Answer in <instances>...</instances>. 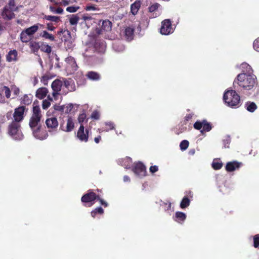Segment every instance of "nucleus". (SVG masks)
<instances>
[{"instance_id":"f257e3e1","label":"nucleus","mask_w":259,"mask_h":259,"mask_svg":"<svg viewBox=\"0 0 259 259\" xmlns=\"http://www.w3.org/2000/svg\"><path fill=\"white\" fill-rule=\"evenodd\" d=\"M42 117L40 108L38 105H33L32 115L29 119V125L32 131L33 135L37 139L44 140L48 136L47 132L43 130L41 123Z\"/></svg>"},{"instance_id":"f03ea898","label":"nucleus","mask_w":259,"mask_h":259,"mask_svg":"<svg viewBox=\"0 0 259 259\" xmlns=\"http://www.w3.org/2000/svg\"><path fill=\"white\" fill-rule=\"evenodd\" d=\"M236 84L245 90H251L257 86V78L254 74L240 73L234 81L233 85L235 88Z\"/></svg>"},{"instance_id":"7ed1b4c3","label":"nucleus","mask_w":259,"mask_h":259,"mask_svg":"<svg viewBox=\"0 0 259 259\" xmlns=\"http://www.w3.org/2000/svg\"><path fill=\"white\" fill-rule=\"evenodd\" d=\"M225 103L231 108H238L240 105V97L234 90L226 91L223 96Z\"/></svg>"},{"instance_id":"20e7f679","label":"nucleus","mask_w":259,"mask_h":259,"mask_svg":"<svg viewBox=\"0 0 259 259\" xmlns=\"http://www.w3.org/2000/svg\"><path fill=\"white\" fill-rule=\"evenodd\" d=\"M21 125L20 122L12 121L8 127V133L14 139L20 140L23 135L20 130Z\"/></svg>"},{"instance_id":"39448f33","label":"nucleus","mask_w":259,"mask_h":259,"mask_svg":"<svg viewBox=\"0 0 259 259\" xmlns=\"http://www.w3.org/2000/svg\"><path fill=\"white\" fill-rule=\"evenodd\" d=\"M99 193L96 194L93 190L90 189L82 195L81 201L84 206L90 207L95 203V201L99 198Z\"/></svg>"},{"instance_id":"423d86ee","label":"nucleus","mask_w":259,"mask_h":259,"mask_svg":"<svg viewBox=\"0 0 259 259\" xmlns=\"http://www.w3.org/2000/svg\"><path fill=\"white\" fill-rule=\"evenodd\" d=\"M132 171L139 177H145L147 173L146 167L141 162L135 163L132 167Z\"/></svg>"},{"instance_id":"0eeeda50","label":"nucleus","mask_w":259,"mask_h":259,"mask_svg":"<svg viewBox=\"0 0 259 259\" xmlns=\"http://www.w3.org/2000/svg\"><path fill=\"white\" fill-rule=\"evenodd\" d=\"M174 32L171 22L169 19H165L161 22L160 32L163 35H168Z\"/></svg>"},{"instance_id":"6e6552de","label":"nucleus","mask_w":259,"mask_h":259,"mask_svg":"<svg viewBox=\"0 0 259 259\" xmlns=\"http://www.w3.org/2000/svg\"><path fill=\"white\" fill-rule=\"evenodd\" d=\"M26 107L24 106H20L16 108L14 110V112L13 114L14 119L13 121L21 122L24 118V112Z\"/></svg>"},{"instance_id":"1a4fd4ad","label":"nucleus","mask_w":259,"mask_h":259,"mask_svg":"<svg viewBox=\"0 0 259 259\" xmlns=\"http://www.w3.org/2000/svg\"><path fill=\"white\" fill-rule=\"evenodd\" d=\"M77 138L81 142H87L89 139V130H84V127L81 124L77 133Z\"/></svg>"},{"instance_id":"9d476101","label":"nucleus","mask_w":259,"mask_h":259,"mask_svg":"<svg viewBox=\"0 0 259 259\" xmlns=\"http://www.w3.org/2000/svg\"><path fill=\"white\" fill-rule=\"evenodd\" d=\"M45 123L49 132L56 131L59 125L57 118L53 116L48 118Z\"/></svg>"},{"instance_id":"9b49d317","label":"nucleus","mask_w":259,"mask_h":259,"mask_svg":"<svg viewBox=\"0 0 259 259\" xmlns=\"http://www.w3.org/2000/svg\"><path fill=\"white\" fill-rule=\"evenodd\" d=\"M74 127V123L72 118L68 116L67 120V122L65 124L64 122L60 124V128L63 131L66 132H70L72 131Z\"/></svg>"},{"instance_id":"f8f14e48","label":"nucleus","mask_w":259,"mask_h":259,"mask_svg":"<svg viewBox=\"0 0 259 259\" xmlns=\"http://www.w3.org/2000/svg\"><path fill=\"white\" fill-rule=\"evenodd\" d=\"M242 165V163L241 162L237 161H230L227 163L225 169L228 172H232L238 169Z\"/></svg>"},{"instance_id":"ddd939ff","label":"nucleus","mask_w":259,"mask_h":259,"mask_svg":"<svg viewBox=\"0 0 259 259\" xmlns=\"http://www.w3.org/2000/svg\"><path fill=\"white\" fill-rule=\"evenodd\" d=\"M65 61L68 64L67 67L68 68H70V70H69L70 72L75 71L77 70L78 66L75 59L73 57H68L66 58Z\"/></svg>"},{"instance_id":"4468645a","label":"nucleus","mask_w":259,"mask_h":259,"mask_svg":"<svg viewBox=\"0 0 259 259\" xmlns=\"http://www.w3.org/2000/svg\"><path fill=\"white\" fill-rule=\"evenodd\" d=\"M63 82L64 87L69 92H73L75 90V85L74 81L71 78H63Z\"/></svg>"},{"instance_id":"2eb2a0df","label":"nucleus","mask_w":259,"mask_h":259,"mask_svg":"<svg viewBox=\"0 0 259 259\" xmlns=\"http://www.w3.org/2000/svg\"><path fill=\"white\" fill-rule=\"evenodd\" d=\"M14 11H12V9L8 8V7H5L2 15L4 19L11 20L14 17V14L13 13Z\"/></svg>"},{"instance_id":"dca6fc26","label":"nucleus","mask_w":259,"mask_h":259,"mask_svg":"<svg viewBox=\"0 0 259 259\" xmlns=\"http://www.w3.org/2000/svg\"><path fill=\"white\" fill-rule=\"evenodd\" d=\"M63 85V80L57 79L53 81L51 87L53 91L60 92Z\"/></svg>"},{"instance_id":"f3484780","label":"nucleus","mask_w":259,"mask_h":259,"mask_svg":"<svg viewBox=\"0 0 259 259\" xmlns=\"http://www.w3.org/2000/svg\"><path fill=\"white\" fill-rule=\"evenodd\" d=\"M48 93V89L46 88L42 87L37 90L35 96L37 98L42 99L46 97Z\"/></svg>"},{"instance_id":"a211bd4d","label":"nucleus","mask_w":259,"mask_h":259,"mask_svg":"<svg viewBox=\"0 0 259 259\" xmlns=\"http://www.w3.org/2000/svg\"><path fill=\"white\" fill-rule=\"evenodd\" d=\"M17 52L16 50H11L6 56V59L8 62L16 61L17 60Z\"/></svg>"},{"instance_id":"6ab92c4d","label":"nucleus","mask_w":259,"mask_h":259,"mask_svg":"<svg viewBox=\"0 0 259 259\" xmlns=\"http://www.w3.org/2000/svg\"><path fill=\"white\" fill-rule=\"evenodd\" d=\"M186 219V214L181 211H177L175 213V217H174V220L179 223H182L184 222Z\"/></svg>"},{"instance_id":"aec40b11","label":"nucleus","mask_w":259,"mask_h":259,"mask_svg":"<svg viewBox=\"0 0 259 259\" xmlns=\"http://www.w3.org/2000/svg\"><path fill=\"white\" fill-rule=\"evenodd\" d=\"M100 22H102V25H101V29L103 30L108 31H110L112 28V22L109 20H105L100 21Z\"/></svg>"},{"instance_id":"412c9836","label":"nucleus","mask_w":259,"mask_h":259,"mask_svg":"<svg viewBox=\"0 0 259 259\" xmlns=\"http://www.w3.org/2000/svg\"><path fill=\"white\" fill-rule=\"evenodd\" d=\"M33 96L31 94L29 95H24L23 97L20 99V102L22 104H24L25 105H30L32 101Z\"/></svg>"},{"instance_id":"4be33fe9","label":"nucleus","mask_w":259,"mask_h":259,"mask_svg":"<svg viewBox=\"0 0 259 259\" xmlns=\"http://www.w3.org/2000/svg\"><path fill=\"white\" fill-rule=\"evenodd\" d=\"M134 29L133 28L128 27L125 29V36L127 40H132L134 37Z\"/></svg>"},{"instance_id":"5701e85b","label":"nucleus","mask_w":259,"mask_h":259,"mask_svg":"<svg viewBox=\"0 0 259 259\" xmlns=\"http://www.w3.org/2000/svg\"><path fill=\"white\" fill-rule=\"evenodd\" d=\"M38 25L40 26H42L41 24H37L26 29L25 30L30 36L32 37L33 35L38 30Z\"/></svg>"},{"instance_id":"b1692460","label":"nucleus","mask_w":259,"mask_h":259,"mask_svg":"<svg viewBox=\"0 0 259 259\" xmlns=\"http://www.w3.org/2000/svg\"><path fill=\"white\" fill-rule=\"evenodd\" d=\"M141 7V3L140 1H136L134 3L131 5V13L135 15L137 14L140 8Z\"/></svg>"},{"instance_id":"393cba45","label":"nucleus","mask_w":259,"mask_h":259,"mask_svg":"<svg viewBox=\"0 0 259 259\" xmlns=\"http://www.w3.org/2000/svg\"><path fill=\"white\" fill-rule=\"evenodd\" d=\"M87 77L92 80H98L100 79V75L94 71H89L86 75Z\"/></svg>"},{"instance_id":"a878e982","label":"nucleus","mask_w":259,"mask_h":259,"mask_svg":"<svg viewBox=\"0 0 259 259\" xmlns=\"http://www.w3.org/2000/svg\"><path fill=\"white\" fill-rule=\"evenodd\" d=\"M32 38V37L30 36L25 30H23L20 34V39L23 42H27L29 41Z\"/></svg>"},{"instance_id":"bb28decb","label":"nucleus","mask_w":259,"mask_h":259,"mask_svg":"<svg viewBox=\"0 0 259 259\" xmlns=\"http://www.w3.org/2000/svg\"><path fill=\"white\" fill-rule=\"evenodd\" d=\"M190 204V200L188 198V196H185L182 199L180 203V207L182 209H185L188 207Z\"/></svg>"},{"instance_id":"cd10ccee","label":"nucleus","mask_w":259,"mask_h":259,"mask_svg":"<svg viewBox=\"0 0 259 259\" xmlns=\"http://www.w3.org/2000/svg\"><path fill=\"white\" fill-rule=\"evenodd\" d=\"M43 19L58 23L60 21V17L59 16L45 15Z\"/></svg>"},{"instance_id":"c85d7f7f","label":"nucleus","mask_w":259,"mask_h":259,"mask_svg":"<svg viewBox=\"0 0 259 259\" xmlns=\"http://www.w3.org/2000/svg\"><path fill=\"white\" fill-rule=\"evenodd\" d=\"M104 210L101 207H98L91 211V215L95 218L97 214L102 215L104 213Z\"/></svg>"},{"instance_id":"c756f323","label":"nucleus","mask_w":259,"mask_h":259,"mask_svg":"<svg viewBox=\"0 0 259 259\" xmlns=\"http://www.w3.org/2000/svg\"><path fill=\"white\" fill-rule=\"evenodd\" d=\"M29 47L31 51L33 53L37 52L40 48L39 43L35 41H31L29 44Z\"/></svg>"},{"instance_id":"7c9ffc66","label":"nucleus","mask_w":259,"mask_h":259,"mask_svg":"<svg viewBox=\"0 0 259 259\" xmlns=\"http://www.w3.org/2000/svg\"><path fill=\"white\" fill-rule=\"evenodd\" d=\"M245 107L246 109L250 112H254L257 108L256 104L254 102H250L246 103Z\"/></svg>"},{"instance_id":"2f4dec72","label":"nucleus","mask_w":259,"mask_h":259,"mask_svg":"<svg viewBox=\"0 0 259 259\" xmlns=\"http://www.w3.org/2000/svg\"><path fill=\"white\" fill-rule=\"evenodd\" d=\"M212 129L211 124L207 121L206 120H203V129L201 131V133H203V132H209Z\"/></svg>"},{"instance_id":"473e14b6","label":"nucleus","mask_w":259,"mask_h":259,"mask_svg":"<svg viewBox=\"0 0 259 259\" xmlns=\"http://www.w3.org/2000/svg\"><path fill=\"white\" fill-rule=\"evenodd\" d=\"M241 66L242 68L246 69L245 70H243V72H244L243 73L253 74L252 69L251 68V66L249 65L248 64L246 63H242L241 64Z\"/></svg>"},{"instance_id":"72a5a7b5","label":"nucleus","mask_w":259,"mask_h":259,"mask_svg":"<svg viewBox=\"0 0 259 259\" xmlns=\"http://www.w3.org/2000/svg\"><path fill=\"white\" fill-rule=\"evenodd\" d=\"M41 36L42 37H44L46 39H50L51 41H54L55 40V37L54 36L48 32L47 31L44 30L42 31Z\"/></svg>"},{"instance_id":"f704fd0d","label":"nucleus","mask_w":259,"mask_h":259,"mask_svg":"<svg viewBox=\"0 0 259 259\" xmlns=\"http://www.w3.org/2000/svg\"><path fill=\"white\" fill-rule=\"evenodd\" d=\"M79 20V17L77 15H72L69 19V22L70 25H75L78 23Z\"/></svg>"},{"instance_id":"c9c22d12","label":"nucleus","mask_w":259,"mask_h":259,"mask_svg":"<svg viewBox=\"0 0 259 259\" xmlns=\"http://www.w3.org/2000/svg\"><path fill=\"white\" fill-rule=\"evenodd\" d=\"M41 51L45 53H50L52 51V48L48 44H42L40 48Z\"/></svg>"},{"instance_id":"e433bc0d","label":"nucleus","mask_w":259,"mask_h":259,"mask_svg":"<svg viewBox=\"0 0 259 259\" xmlns=\"http://www.w3.org/2000/svg\"><path fill=\"white\" fill-rule=\"evenodd\" d=\"M5 7H8V8L12 9V11H17L18 10V7L16 6L15 0H9L8 5Z\"/></svg>"},{"instance_id":"4c0bfd02","label":"nucleus","mask_w":259,"mask_h":259,"mask_svg":"<svg viewBox=\"0 0 259 259\" xmlns=\"http://www.w3.org/2000/svg\"><path fill=\"white\" fill-rule=\"evenodd\" d=\"M48 100H45L42 101V107L44 109H47L51 105L50 101H52V98L48 96Z\"/></svg>"},{"instance_id":"58836bf2","label":"nucleus","mask_w":259,"mask_h":259,"mask_svg":"<svg viewBox=\"0 0 259 259\" xmlns=\"http://www.w3.org/2000/svg\"><path fill=\"white\" fill-rule=\"evenodd\" d=\"M49 9L51 12L56 13V14H62L63 12V9L62 8L59 7L58 8H56L53 6H50L49 7Z\"/></svg>"},{"instance_id":"ea45409f","label":"nucleus","mask_w":259,"mask_h":259,"mask_svg":"<svg viewBox=\"0 0 259 259\" xmlns=\"http://www.w3.org/2000/svg\"><path fill=\"white\" fill-rule=\"evenodd\" d=\"M223 166V163L218 160L213 161L212 163V167L215 170L221 169Z\"/></svg>"},{"instance_id":"a19ab883","label":"nucleus","mask_w":259,"mask_h":259,"mask_svg":"<svg viewBox=\"0 0 259 259\" xmlns=\"http://www.w3.org/2000/svg\"><path fill=\"white\" fill-rule=\"evenodd\" d=\"M105 126L104 128L103 131H109L110 130H113L114 128V125L113 122H108L105 123Z\"/></svg>"},{"instance_id":"79ce46f5","label":"nucleus","mask_w":259,"mask_h":259,"mask_svg":"<svg viewBox=\"0 0 259 259\" xmlns=\"http://www.w3.org/2000/svg\"><path fill=\"white\" fill-rule=\"evenodd\" d=\"M189 143L187 140H183L180 144L181 150L184 151L187 149L189 146Z\"/></svg>"},{"instance_id":"37998d69","label":"nucleus","mask_w":259,"mask_h":259,"mask_svg":"<svg viewBox=\"0 0 259 259\" xmlns=\"http://www.w3.org/2000/svg\"><path fill=\"white\" fill-rule=\"evenodd\" d=\"M2 91H4L5 96L7 99H9L11 97V90L8 87L4 86L2 88Z\"/></svg>"},{"instance_id":"c03bdc74","label":"nucleus","mask_w":259,"mask_h":259,"mask_svg":"<svg viewBox=\"0 0 259 259\" xmlns=\"http://www.w3.org/2000/svg\"><path fill=\"white\" fill-rule=\"evenodd\" d=\"M203 120L202 121H196L194 124V128L197 130H200L203 127Z\"/></svg>"},{"instance_id":"a18cd8bd","label":"nucleus","mask_w":259,"mask_h":259,"mask_svg":"<svg viewBox=\"0 0 259 259\" xmlns=\"http://www.w3.org/2000/svg\"><path fill=\"white\" fill-rule=\"evenodd\" d=\"M160 205L164 207L165 211L170 209L171 206V203L169 201L166 202H163Z\"/></svg>"},{"instance_id":"49530a36","label":"nucleus","mask_w":259,"mask_h":259,"mask_svg":"<svg viewBox=\"0 0 259 259\" xmlns=\"http://www.w3.org/2000/svg\"><path fill=\"white\" fill-rule=\"evenodd\" d=\"M253 239L254 247L258 248L259 247V234L254 235Z\"/></svg>"},{"instance_id":"de8ad7c7","label":"nucleus","mask_w":259,"mask_h":259,"mask_svg":"<svg viewBox=\"0 0 259 259\" xmlns=\"http://www.w3.org/2000/svg\"><path fill=\"white\" fill-rule=\"evenodd\" d=\"M79 9L78 6H70L66 8V11L70 13L76 12Z\"/></svg>"},{"instance_id":"09e8293b","label":"nucleus","mask_w":259,"mask_h":259,"mask_svg":"<svg viewBox=\"0 0 259 259\" xmlns=\"http://www.w3.org/2000/svg\"><path fill=\"white\" fill-rule=\"evenodd\" d=\"M50 79V77L47 75L42 76L40 79V81L44 85H48V80Z\"/></svg>"},{"instance_id":"8fccbe9b","label":"nucleus","mask_w":259,"mask_h":259,"mask_svg":"<svg viewBox=\"0 0 259 259\" xmlns=\"http://www.w3.org/2000/svg\"><path fill=\"white\" fill-rule=\"evenodd\" d=\"M86 118V114L84 113L80 114L78 117V122L82 123Z\"/></svg>"},{"instance_id":"3c124183","label":"nucleus","mask_w":259,"mask_h":259,"mask_svg":"<svg viewBox=\"0 0 259 259\" xmlns=\"http://www.w3.org/2000/svg\"><path fill=\"white\" fill-rule=\"evenodd\" d=\"M91 117L93 119L98 120L100 118V114L97 110L94 111L91 115Z\"/></svg>"},{"instance_id":"603ef678","label":"nucleus","mask_w":259,"mask_h":259,"mask_svg":"<svg viewBox=\"0 0 259 259\" xmlns=\"http://www.w3.org/2000/svg\"><path fill=\"white\" fill-rule=\"evenodd\" d=\"M159 6V5L158 4L156 3L150 6L149 7V10L150 12H154L158 8Z\"/></svg>"},{"instance_id":"864d4df0","label":"nucleus","mask_w":259,"mask_h":259,"mask_svg":"<svg viewBox=\"0 0 259 259\" xmlns=\"http://www.w3.org/2000/svg\"><path fill=\"white\" fill-rule=\"evenodd\" d=\"M97 200L99 201L100 204L105 207H106L108 206V203L101 198L100 194H99V198H97Z\"/></svg>"},{"instance_id":"5fc2aeb1","label":"nucleus","mask_w":259,"mask_h":259,"mask_svg":"<svg viewBox=\"0 0 259 259\" xmlns=\"http://www.w3.org/2000/svg\"><path fill=\"white\" fill-rule=\"evenodd\" d=\"M253 48L255 50L259 52V37L256 38L253 42Z\"/></svg>"},{"instance_id":"6e6d98bb","label":"nucleus","mask_w":259,"mask_h":259,"mask_svg":"<svg viewBox=\"0 0 259 259\" xmlns=\"http://www.w3.org/2000/svg\"><path fill=\"white\" fill-rule=\"evenodd\" d=\"M192 117H193L192 114H187L184 118V123L185 124H186L187 123V122L192 118Z\"/></svg>"},{"instance_id":"4d7b16f0","label":"nucleus","mask_w":259,"mask_h":259,"mask_svg":"<svg viewBox=\"0 0 259 259\" xmlns=\"http://www.w3.org/2000/svg\"><path fill=\"white\" fill-rule=\"evenodd\" d=\"M149 170L152 174H153L158 170V167L156 165L151 166Z\"/></svg>"},{"instance_id":"13d9d810","label":"nucleus","mask_w":259,"mask_h":259,"mask_svg":"<svg viewBox=\"0 0 259 259\" xmlns=\"http://www.w3.org/2000/svg\"><path fill=\"white\" fill-rule=\"evenodd\" d=\"M82 19L84 21H89V20H91L92 19V18L91 16H90L89 14H84L82 17Z\"/></svg>"},{"instance_id":"bf43d9fd","label":"nucleus","mask_w":259,"mask_h":259,"mask_svg":"<svg viewBox=\"0 0 259 259\" xmlns=\"http://www.w3.org/2000/svg\"><path fill=\"white\" fill-rule=\"evenodd\" d=\"M85 10L86 11L96 10H97V8L94 5H90V6H87L85 8Z\"/></svg>"},{"instance_id":"052dcab7","label":"nucleus","mask_w":259,"mask_h":259,"mask_svg":"<svg viewBox=\"0 0 259 259\" xmlns=\"http://www.w3.org/2000/svg\"><path fill=\"white\" fill-rule=\"evenodd\" d=\"M47 28L49 30L53 31L55 29V27L53 26L52 23H48L47 24Z\"/></svg>"},{"instance_id":"680f3d73","label":"nucleus","mask_w":259,"mask_h":259,"mask_svg":"<svg viewBox=\"0 0 259 259\" xmlns=\"http://www.w3.org/2000/svg\"><path fill=\"white\" fill-rule=\"evenodd\" d=\"M223 143L224 144V147L225 148H229L228 145H229L230 143V140L229 139L227 138L226 139H225L223 140Z\"/></svg>"},{"instance_id":"e2e57ef3","label":"nucleus","mask_w":259,"mask_h":259,"mask_svg":"<svg viewBox=\"0 0 259 259\" xmlns=\"http://www.w3.org/2000/svg\"><path fill=\"white\" fill-rule=\"evenodd\" d=\"M13 91V93L14 94L17 96L19 95V92H20V90L18 88L16 87H14V89H12Z\"/></svg>"},{"instance_id":"0e129e2a","label":"nucleus","mask_w":259,"mask_h":259,"mask_svg":"<svg viewBox=\"0 0 259 259\" xmlns=\"http://www.w3.org/2000/svg\"><path fill=\"white\" fill-rule=\"evenodd\" d=\"M101 136H98V137H95L94 139V141H95V143L97 144H98L100 142V141H101Z\"/></svg>"},{"instance_id":"69168bd1","label":"nucleus","mask_w":259,"mask_h":259,"mask_svg":"<svg viewBox=\"0 0 259 259\" xmlns=\"http://www.w3.org/2000/svg\"><path fill=\"white\" fill-rule=\"evenodd\" d=\"M54 108L56 110H58V111H63V107L62 106H60L55 105L54 106Z\"/></svg>"},{"instance_id":"338daca9","label":"nucleus","mask_w":259,"mask_h":259,"mask_svg":"<svg viewBox=\"0 0 259 259\" xmlns=\"http://www.w3.org/2000/svg\"><path fill=\"white\" fill-rule=\"evenodd\" d=\"M12 111H10V112H8L6 114V117L7 118H8V119H11L12 117Z\"/></svg>"},{"instance_id":"774afa93","label":"nucleus","mask_w":259,"mask_h":259,"mask_svg":"<svg viewBox=\"0 0 259 259\" xmlns=\"http://www.w3.org/2000/svg\"><path fill=\"white\" fill-rule=\"evenodd\" d=\"M73 107V106L72 104H70L69 105H68L67 108V111H71V110L72 109Z\"/></svg>"}]
</instances>
